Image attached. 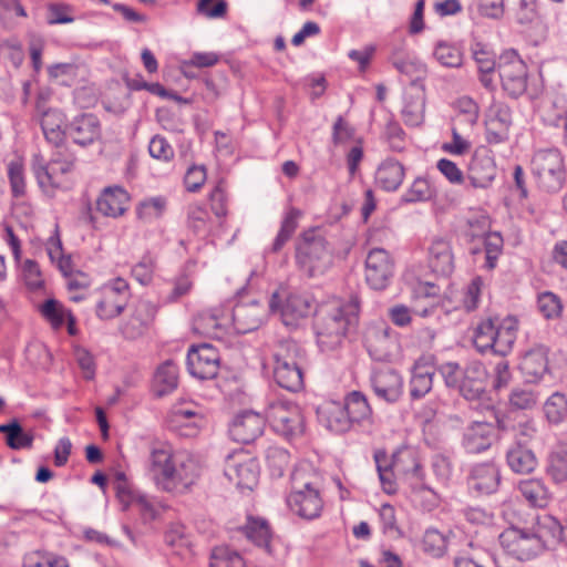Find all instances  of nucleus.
I'll return each mask as SVG.
<instances>
[{"mask_svg":"<svg viewBox=\"0 0 567 567\" xmlns=\"http://www.w3.org/2000/svg\"><path fill=\"white\" fill-rule=\"evenodd\" d=\"M147 476L163 492L183 495L198 482L203 465L187 451H173L166 443H153L145 464Z\"/></svg>","mask_w":567,"mask_h":567,"instance_id":"nucleus-1","label":"nucleus"},{"mask_svg":"<svg viewBox=\"0 0 567 567\" xmlns=\"http://www.w3.org/2000/svg\"><path fill=\"white\" fill-rule=\"evenodd\" d=\"M360 301L352 296L346 303H338L323 315L316 323L317 342L321 351L336 350L347 332L358 323Z\"/></svg>","mask_w":567,"mask_h":567,"instance_id":"nucleus-2","label":"nucleus"},{"mask_svg":"<svg viewBox=\"0 0 567 567\" xmlns=\"http://www.w3.org/2000/svg\"><path fill=\"white\" fill-rule=\"evenodd\" d=\"M518 330L516 318L508 316L483 318L474 329L473 343L481 353L493 351L505 357L515 343Z\"/></svg>","mask_w":567,"mask_h":567,"instance_id":"nucleus-3","label":"nucleus"},{"mask_svg":"<svg viewBox=\"0 0 567 567\" xmlns=\"http://www.w3.org/2000/svg\"><path fill=\"white\" fill-rule=\"evenodd\" d=\"M296 261L309 277L323 275L332 265V248L320 229L306 230L296 246Z\"/></svg>","mask_w":567,"mask_h":567,"instance_id":"nucleus-4","label":"nucleus"},{"mask_svg":"<svg viewBox=\"0 0 567 567\" xmlns=\"http://www.w3.org/2000/svg\"><path fill=\"white\" fill-rule=\"evenodd\" d=\"M274 378L279 386L297 392L303 386L302 353L292 340H281L272 349Z\"/></svg>","mask_w":567,"mask_h":567,"instance_id":"nucleus-5","label":"nucleus"},{"mask_svg":"<svg viewBox=\"0 0 567 567\" xmlns=\"http://www.w3.org/2000/svg\"><path fill=\"white\" fill-rule=\"evenodd\" d=\"M75 157L68 150H56L48 164H34L33 171L40 187L49 195L56 189H69Z\"/></svg>","mask_w":567,"mask_h":567,"instance_id":"nucleus-6","label":"nucleus"},{"mask_svg":"<svg viewBox=\"0 0 567 567\" xmlns=\"http://www.w3.org/2000/svg\"><path fill=\"white\" fill-rule=\"evenodd\" d=\"M530 164L533 175L539 188L548 193H554L563 187L566 171L564 158L559 150H539L533 155Z\"/></svg>","mask_w":567,"mask_h":567,"instance_id":"nucleus-7","label":"nucleus"},{"mask_svg":"<svg viewBox=\"0 0 567 567\" xmlns=\"http://www.w3.org/2000/svg\"><path fill=\"white\" fill-rule=\"evenodd\" d=\"M292 492L287 498L288 506L298 516L313 519L320 515L323 503L319 488L306 480V473L298 470L292 474Z\"/></svg>","mask_w":567,"mask_h":567,"instance_id":"nucleus-8","label":"nucleus"},{"mask_svg":"<svg viewBox=\"0 0 567 567\" xmlns=\"http://www.w3.org/2000/svg\"><path fill=\"white\" fill-rule=\"evenodd\" d=\"M266 419L271 429L279 435L291 440L305 432V419L299 405L286 400H277L268 404Z\"/></svg>","mask_w":567,"mask_h":567,"instance_id":"nucleus-9","label":"nucleus"},{"mask_svg":"<svg viewBox=\"0 0 567 567\" xmlns=\"http://www.w3.org/2000/svg\"><path fill=\"white\" fill-rule=\"evenodd\" d=\"M130 297V287L125 279L118 277L104 284L97 291V318L111 320L118 317L126 308Z\"/></svg>","mask_w":567,"mask_h":567,"instance_id":"nucleus-10","label":"nucleus"},{"mask_svg":"<svg viewBox=\"0 0 567 567\" xmlns=\"http://www.w3.org/2000/svg\"><path fill=\"white\" fill-rule=\"evenodd\" d=\"M498 76L503 90L512 97L520 96L527 89V66L514 50L499 56Z\"/></svg>","mask_w":567,"mask_h":567,"instance_id":"nucleus-11","label":"nucleus"},{"mask_svg":"<svg viewBox=\"0 0 567 567\" xmlns=\"http://www.w3.org/2000/svg\"><path fill=\"white\" fill-rule=\"evenodd\" d=\"M504 550L518 560H530L542 554L540 545L529 527L511 526L499 535Z\"/></svg>","mask_w":567,"mask_h":567,"instance_id":"nucleus-12","label":"nucleus"},{"mask_svg":"<svg viewBox=\"0 0 567 567\" xmlns=\"http://www.w3.org/2000/svg\"><path fill=\"white\" fill-rule=\"evenodd\" d=\"M394 274V261L383 248L371 249L365 258V281L374 290H383Z\"/></svg>","mask_w":567,"mask_h":567,"instance_id":"nucleus-13","label":"nucleus"},{"mask_svg":"<svg viewBox=\"0 0 567 567\" xmlns=\"http://www.w3.org/2000/svg\"><path fill=\"white\" fill-rule=\"evenodd\" d=\"M224 472L226 477L239 489L252 491L258 483V463L246 453H237L231 456L227 461Z\"/></svg>","mask_w":567,"mask_h":567,"instance_id":"nucleus-14","label":"nucleus"},{"mask_svg":"<svg viewBox=\"0 0 567 567\" xmlns=\"http://www.w3.org/2000/svg\"><path fill=\"white\" fill-rule=\"evenodd\" d=\"M364 342L370 355L378 361L390 360L398 350L396 333L383 322L367 329Z\"/></svg>","mask_w":567,"mask_h":567,"instance_id":"nucleus-15","label":"nucleus"},{"mask_svg":"<svg viewBox=\"0 0 567 567\" xmlns=\"http://www.w3.org/2000/svg\"><path fill=\"white\" fill-rule=\"evenodd\" d=\"M219 353L208 343L193 346L187 354V368L192 375L200 380H209L218 374Z\"/></svg>","mask_w":567,"mask_h":567,"instance_id":"nucleus-16","label":"nucleus"},{"mask_svg":"<svg viewBox=\"0 0 567 567\" xmlns=\"http://www.w3.org/2000/svg\"><path fill=\"white\" fill-rule=\"evenodd\" d=\"M157 307L150 300H138L128 317L121 326V332L124 338L135 340L144 336L152 327Z\"/></svg>","mask_w":567,"mask_h":567,"instance_id":"nucleus-17","label":"nucleus"},{"mask_svg":"<svg viewBox=\"0 0 567 567\" xmlns=\"http://www.w3.org/2000/svg\"><path fill=\"white\" fill-rule=\"evenodd\" d=\"M511 125V109L503 102L494 101L487 110L485 120L487 143L501 144L507 141Z\"/></svg>","mask_w":567,"mask_h":567,"instance_id":"nucleus-18","label":"nucleus"},{"mask_svg":"<svg viewBox=\"0 0 567 567\" xmlns=\"http://www.w3.org/2000/svg\"><path fill=\"white\" fill-rule=\"evenodd\" d=\"M427 266L437 276L447 277L454 270L452 241L446 236H434L427 246Z\"/></svg>","mask_w":567,"mask_h":567,"instance_id":"nucleus-19","label":"nucleus"},{"mask_svg":"<svg viewBox=\"0 0 567 567\" xmlns=\"http://www.w3.org/2000/svg\"><path fill=\"white\" fill-rule=\"evenodd\" d=\"M529 528L540 545L542 553L555 548L560 542L567 543V527H563L551 515H538Z\"/></svg>","mask_w":567,"mask_h":567,"instance_id":"nucleus-20","label":"nucleus"},{"mask_svg":"<svg viewBox=\"0 0 567 567\" xmlns=\"http://www.w3.org/2000/svg\"><path fill=\"white\" fill-rule=\"evenodd\" d=\"M265 427V419L252 411L239 413L229 427V435L238 443L249 444L259 437Z\"/></svg>","mask_w":567,"mask_h":567,"instance_id":"nucleus-21","label":"nucleus"},{"mask_svg":"<svg viewBox=\"0 0 567 567\" xmlns=\"http://www.w3.org/2000/svg\"><path fill=\"white\" fill-rule=\"evenodd\" d=\"M371 385L374 393L389 403L396 402L403 392V380L391 368L375 370L371 377Z\"/></svg>","mask_w":567,"mask_h":567,"instance_id":"nucleus-22","label":"nucleus"},{"mask_svg":"<svg viewBox=\"0 0 567 567\" xmlns=\"http://www.w3.org/2000/svg\"><path fill=\"white\" fill-rule=\"evenodd\" d=\"M501 483V473L494 463H478L472 466L467 485L477 494L489 495L497 491Z\"/></svg>","mask_w":567,"mask_h":567,"instance_id":"nucleus-23","label":"nucleus"},{"mask_svg":"<svg viewBox=\"0 0 567 567\" xmlns=\"http://www.w3.org/2000/svg\"><path fill=\"white\" fill-rule=\"evenodd\" d=\"M487 371L480 361H471L463 369L460 393L468 401L478 400L485 394Z\"/></svg>","mask_w":567,"mask_h":567,"instance_id":"nucleus-24","label":"nucleus"},{"mask_svg":"<svg viewBox=\"0 0 567 567\" xmlns=\"http://www.w3.org/2000/svg\"><path fill=\"white\" fill-rule=\"evenodd\" d=\"M266 309L256 300L237 303L231 312L233 324L238 333L245 334L260 327Z\"/></svg>","mask_w":567,"mask_h":567,"instance_id":"nucleus-25","label":"nucleus"},{"mask_svg":"<svg viewBox=\"0 0 567 567\" xmlns=\"http://www.w3.org/2000/svg\"><path fill=\"white\" fill-rule=\"evenodd\" d=\"M494 439V426L491 423L473 422L465 429L462 444L466 452L477 454L489 449Z\"/></svg>","mask_w":567,"mask_h":567,"instance_id":"nucleus-26","label":"nucleus"},{"mask_svg":"<svg viewBox=\"0 0 567 567\" xmlns=\"http://www.w3.org/2000/svg\"><path fill=\"white\" fill-rule=\"evenodd\" d=\"M68 135L74 143L85 146L92 144L101 135L100 121L93 114L76 116L66 127Z\"/></svg>","mask_w":567,"mask_h":567,"instance_id":"nucleus-27","label":"nucleus"},{"mask_svg":"<svg viewBox=\"0 0 567 567\" xmlns=\"http://www.w3.org/2000/svg\"><path fill=\"white\" fill-rule=\"evenodd\" d=\"M496 176V165L485 151L475 152L468 166L467 177L474 187H487Z\"/></svg>","mask_w":567,"mask_h":567,"instance_id":"nucleus-28","label":"nucleus"},{"mask_svg":"<svg viewBox=\"0 0 567 567\" xmlns=\"http://www.w3.org/2000/svg\"><path fill=\"white\" fill-rule=\"evenodd\" d=\"M315 310L312 299L305 293H290L280 309L285 326L295 327L300 319L311 315Z\"/></svg>","mask_w":567,"mask_h":567,"instance_id":"nucleus-29","label":"nucleus"},{"mask_svg":"<svg viewBox=\"0 0 567 567\" xmlns=\"http://www.w3.org/2000/svg\"><path fill=\"white\" fill-rule=\"evenodd\" d=\"M130 202L128 193L120 186L106 187L96 200V209L104 216L123 215Z\"/></svg>","mask_w":567,"mask_h":567,"instance_id":"nucleus-30","label":"nucleus"},{"mask_svg":"<svg viewBox=\"0 0 567 567\" xmlns=\"http://www.w3.org/2000/svg\"><path fill=\"white\" fill-rule=\"evenodd\" d=\"M319 421L334 433H344L350 430L352 423L344 405L340 402H327L317 410Z\"/></svg>","mask_w":567,"mask_h":567,"instance_id":"nucleus-31","label":"nucleus"},{"mask_svg":"<svg viewBox=\"0 0 567 567\" xmlns=\"http://www.w3.org/2000/svg\"><path fill=\"white\" fill-rule=\"evenodd\" d=\"M404 176L403 165L394 158H386L378 166L375 183L386 192H394L402 184Z\"/></svg>","mask_w":567,"mask_h":567,"instance_id":"nucleus-32","label":"nucleus"},{"mask_svg":"<svg viewBox=\"0 0 567 567\" xmlns=\"http://www.w3.org/2000/svg\"><path fill=\"white\" fill-rule=\"evenodd\" d=\"M519 369L527 382H536L548 371L547 352L544 348H535L526 352Z\"/></svg>","mask_w":567,"mask_h":567,"instance_id":"nucleus-33","label":"nucleus"},{"mask_svg":"<svg viewBox=\"0 0 567 567\" xmlns=\"http://www.w3.org/2000/svg\"><path fill=\"white\" fill-rule=\"evenodd\" d=\"M517 487L520 495L530 506L543 508L550 501V492L543 480H522Z\"/></svg>","mask_w":567,"mask_h":567,"instance_id":"nucleus-34","label":"nucleus"},{"mask_svg":"<svg viewBox=\"0 0 567 567\" xmlns=\"http://www.w3.org/2000/svg\"><path fill=\"white\" fill-rule=\"evenodd\" d=\"M433 374L434 368L423 362V359L414 363L410 380V394L413 399H421L431 391Z\"/></svg>","mask_w":567,"mask_h":567,"instance_id":"nucleus-35","label":"nucleus"},{"mask_svg":"<svg viewBox=\"0 0 567 567\" xmlns=\"http://www.w3.org/2000/svg\"><path fill=\"white\" fill-rule=\"evenodd\" d=\"M509 468L518 474L532 473L537 466V458L530 449L522 444H514L506 453Z\"/></svg>","mask_w":567,"mask_h":567,"instance_id":"nucleus-36","label":"nucleus"},{"mask_svg":"<svg viewBox=\"0 0 567 567\" xmlns=\"http://www.w3.org/2000/svg\"><path fill=\"white\" fill-rule=\"evenodd\" d=\"M178 384V368L172 361L167 360L162 363L154 375V389L156 395L164 396L173 392Z\"/></svg>","mask_w":567,"mask_h":567,"instance_id":"nucleus-37","label":"nucleus"},{"mask_svg":"<svg viewBox=\"0 0 567 567\" xmlns=\"http://www.w3.org/2000/svg\"><path fill=\"white\" fill-rule=\"evenodd\" d=\"M343 405L352 424L371 422L372 409L363 393L352 391L347 395Z\"/></svg>","mask_w":567,"mask_h":567,"instance_id":"nucleus-38","label":"nucleus"},{"mask_svg":"<svg viewBox=\"0 0 567 567\" xmlns=\"http://www.w3.org/2000/svg\"><path fill=\"white\" fill-rule=\"evenodd\" d=\"M454 538L455 535L451 532L442 534L435 528H429L425 530L422 540L423 551L434 558H440L445 555Z\"/></svg>","mask_w":567,"mask_h":567,"instance_id":"nucleus-39","label":"nucleus"},{"mask_svg":"<svg viewBox=\"0 0 567 567\" xmlns=\"http://www.w3.org/2000/svg\"><path fill=\"white\" fill-rule=\"evenodd\" d=\"M0 433L6 434V443L12 450L31 449L34 436L25 432L21 424L13 420L7 424H0Z\"/></svg>","mask_w":567,"mask_h":567,"instance_id":"nucleus-40","label":"nucleus"},{"mask_svg":"<svg viewBox=\"0 0 567 567\" xmlns=\"http://www.w3.org/2000/svg\"><path fill=\"white\" fill-rule=\"evenodd\" d=\"M547 474L555 483L567 482V444H558L547 458Z\"/></svg>","mask_w":567,"mask_h":567,"instance_id":"nucleus-41","label":"nucleus"},{"mask_svg":"<svg viewBox=\"0 0 567 567\" xmlns=\"http://www.w3.org/2000/svg\"><path fill=\"white\" fill-rule=\"evenodd\" d=\"M244 533L248 539H250L254 544L259 547H264L267 553H271L270 550V529L268 523L264 519L249 518L246 526L244 527Z\"/></svg>","mask_w":567,"mask_h":567,"instance_id":"nucleus-42","label":"nucleus"},{"mask_svg":"<svg viewBox=\"0 0 567 567\" xmlns=\"http://www.w3.org/2000/svg\"><path fill=\"white\" fill-rule=\"evenodd\" d=\"M301 215V212L297 208H290L282 221L280 229L272 243L271 251L278 252L281 250V248L286 245V243L295 234L297 227H298V219Z\"/></svg>","mask_w":567,"mask_h":567,"instance_id":"nucleus-43","label":"nucleus"},{"mask_svg":"<svg viewBox=\"0 0 567 567\" xmlns=\"http://www.w3.org/2000/svg\"><path fill=\"white\" fill-rule=\"evenodd\" d=\"M402 117L406 125L419 126L424 120V96L421 93L409 95L404 100Z\"/></svg>","mask_w":567,"mask_h":567,"instance_id":"nucleus-44","label":"nucleus"},{"mask_svg":"<svg viewBox=\"0 0 567 567\" xmlns=\"http://www.w3.org/2000/svg\"><path fill=\"white\" fill-rule=\"evenodd\" d=\"M544 413L549 423L559 424L567 417V396L561 392L553 393L544 404Z\"/></svg>","mask_w":567,"mask_h":567,"instance_id":"nucleus-45","label":"nucleus"},{"mask_svg":"<svg viewBox=\"0 0 567 567\" xmlns=\"http://www.w3.org/2000/svg\"><path fill=\"white\" fill-rule=\"evenodd\" d=\"M265 457L270 474L275 477H281L290 463L288 451L279 446H269Z\"/></svg>","mask_w":567,"mask_h":567,"instance_id":"nucleus-46","label":"nucleus"},{"mask_svg":"<svg viewBox=\"0 0 567 567\" xmlns=\"http://www.w3.org/2000/svg\"><path fill=\"white\" fill-rule=\"evenodd\" d=\"M209 567H246L243 557L229 547H216L212 551Z\"/></svg>","mask_w":567,"mask_h":567,"instance_id":"nucleus-47","label":"nucleus"},{"mask_svg":"<svg viewBox=\"0 0 567 567\" xmlns=\"http://www.w3.org/2000/svg\"><path fill=\"white\" fill-rule=\"evenodd\" d=\"M70 310L55 299H49L41 306V315L50 322L55 330L61 329L65 322Z\"/></svg>","mask_w":567,"mask_h":567,"instance_id":"nucleus-48","label":"nucleus"},{"mask_svg":"<svg viewBox=\"0 0 567 567\" xmlns=\"http://www.w3.org/2000/svg\"><path fill=\"white\" fill-rule=\"evenodd\" d=\"M433 54L436 61L446 68H460L463 63L461 50L453 44L441 42L435 47Z\"/></svg>","mask_w":567,"mask_h":567,"instance_id":"nucleus-49","label":"nucleus"},{"mask_svg":"<svg viewBox=\"0 0 567 567\" xmlns=\"http://www.w3.org/2000/svg\"><path fill=\"white\" fill-rule=\"evenodd\" d=\"M434 188L426 178L417 177L402 196L404 203L425 202L433 197Z\"/></svg>","mask_w":567,"mask_h":567,"instance_id":"nucleus-50","label":"nucleus"},{"mask_svg":"<svg viewBox=\"0 0 567 567\" xmlns=\"http://www.w3.org/2000/svg\"><path fill=\"white\" fill-rule=\"evenodd\" d=\"M188 227L197 236L205 237L209 234V214L202 206H190L187 214Z\"/></svg>","mask_w":567,"mask_h":567,"instance_id":"nucleus-51","label":"nucleus"},{"mask_svg":"<svg viewBox=\"0 0 567 567\" xmlns=\"http://www.w3.org/2000/svg\"><path fill=\"white\" fill-rule=\"evenodd\" d=\"M537 306L538 310L546 319L558 318L563 310L559 297L550 291L539 293Z\"/></svg>","mask_w":567,"mask_h":567,"instance_id":"nucleus-52","label":"nucleus"},{"mask_svg":"<svg viewBox=\"0 0 567 567\" xmlns=\"http://www.w3.org/2000/svg\"><path fill=\"white\" fill-rule=\"evenodd\" d=\"M227 11L226 0H198L196 4L197 14L210 20L225 18Z\"/></svg>","mask_w":567,"mask_h":567,"instance_id":"nucleus-53","label":"nucleus"},{"mask_svg":"<svg viewBox=\"0 0 567 567\" xmlns=\"http://www.w3.org/2000/svg\"><path fill=\"white\" fill-rule=\"evenodd\" d=\"M210 208L216 217L221 218L227 215V186L226 183L220 179L209 194Z\"/></svg>","mask_w":567,"mask_h":567,"instance_id":"nucleus-54","label":"nucleus"},{"mask_svg":"<svg viewBox=\"0 0 567 567\" xmlns=\"http://www.w3.org/2000/svg\"><path fill=\"white\" fill-rule=\"evenodd\" d=\"M221 324L214 313L202 312L194 319V330L207 337L218 336Z\"/></svg>","mask_w":567,"mask_h":567,"instance_id":"nucleus-55","label":"nucleus"},{"mask_svg":"<svg viewBox=\"0 0 567 567\" xmlns=\"http://www.w3.org/2000/svg\"><path fill=\"white\" fill-rule=\"evenodd\" d=\"M453 106L458 115L464 116V121L467 124H476L480 115V107L473 99L470 96H461L454 102Z\"/></svg>","mask_w":567,"mask_h":567,"instance_id":"nucleus-56","label":"nucleus"},{"mask_svg":"<svg viewBox=\"0 0 567 567\" xmlns=\"http://www.w3.org/2000/svg\"><path fill=\"white\" fill-rule=\"evenodd\" d=\"M393 65L400 73L410 76L412 81L425 75V65L419 60L398 58L393 60Z\"/></svg>","mask_w":567,"mask_h":567,"instance_id":"nucleus-57","label":"nucleus"},{"mask_svg":"<svg viewBox=\"0 0 567 567\" xmlns=\"http://www.w3.org/2000/svg\"><path fill=\"white\" fill-rule=\"evenodd\" d=\"M166 203L162 197H153L142 202L137 208V215L141 219L151 220L162 216Z\"/></svg>","mask_w":567,"mask_h":567,"instance_id":"nucleus-58","label":"nucleus"},{"mask_svg":"<svg viewBox=\"0 0 567 567\" xmlns=\"http://www.w3.org/2000/svg\"><path fill=\"white\" fill-rule=\"evenodd\" d=\"M150 155L162 162H169L174 158L172 145L161 135H155L148 144Z\"/></svg>","mask_w":567,"mask_h":567,"instance_id":"nucleus-59","label":"nucleus"},{"mask_svg":"<svg viewBox=\"0 0 567 567\" xmlns=\"http://www.w3.org/2000/svg\"><path fill=\"white\" fill-rule=\"evenodd\" d=\"M8 176L13 196H23L25 193V182L23 175V166L19 161L10 162L8 166Z\"/></svg>","mask_w":567,"mask_h":567,"instance_id":"nucleus-60","label":"nucleus"},{"mask_svg":"<svg viewBox=\"0 0 567 567\" xmlns=\"http://www.w3.org/2000/svg\"><path fill=\"white\" fill-rule=\"evenodd\" d=\"M472 54L477 64L478 72L494 71V54L484 44L475 43L472 47Z\"/></svg>","mask_w":567,"mask_h":567,"instance_id":"nucleus-61","label":"nucleus"},{"mask_svg":"<svg viewBox=\"0 0 567 567\" xmlns=\"http://www.w3.org/2000/svg\"><path fill=\"white\" fill-rule=\"evenodd\" d=\"M23 280L27 287L31 290L40 289L43 286V279L39 265L27 259L22 266Z\"/></svg>","mask_w":567,"mask_h":567,"instance_id":"nucleus-62","label":"nucleus"},{"mask_svg":"<svg viewBox=\"0 0 567 567\" xmlns=\"http://www.w3.org/2000/svg\"><path fill=\"white\" fill-rule=\"evenodd\" d=\"M482 284V279L480 277H476L465 288L463 292L462 305L467 312L473 311L477 308Z\"/></svg>","mask_w":567,"mask_h":567,"instance_id":"nucleus-63","label":"nucleus"},{"mask_svg":"<svg viewBox=\"0 0 567 567\" xmlns=\"http://www.w3.org/2000/svg\"><path fill=\"white\" fill-rule=\"evenodd\" d=\"M511 404L520 410L532 409L537 402V395L529 389H515L509 396Z\"/></svg>","mask_w":567,"mask_h":567,"instance_id":"nucleus-64","label":"nucleus"}]
</instances>
